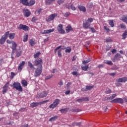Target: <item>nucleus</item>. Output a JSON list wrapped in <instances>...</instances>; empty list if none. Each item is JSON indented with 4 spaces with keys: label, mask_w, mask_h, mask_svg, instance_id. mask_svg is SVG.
<instances>
[{
    "label": "nucleus",
    "mask_w": 127,
    "mask_h": 127,
    "mask_svg": "<svg viewBox=\"0 0 127 127\" xmlns=\"http://www.w3.org/2000/svg\"><path fill=\"white\" fill-rule=\"evenodd\" d=\"M82 99L84 101H89V97H82Z\"/></svg>",
    "instance_id": "59"
},
{
    "label": "nucleus",
    "mask_w": 127,
    "mask_h": 127,
    "mask_svg": "<svg viewBox=\"0 0 127 127\" xmlns=\"http://www.w3.org/2000/svg\"><path fill=\"white\" fill-rule=\"evenodd\" d=\"M16 54L17 57H19L21 56V52L20 51V50L17 49V50H16Z\"/></svg>",
    "instance_id": "25"
},
{
    "label": "nucleus",
    "mask_w": 127,
    "mask_h": 127,
    "mask_svg": "<svg viewBox=\"0 0 127 127\" xmlns=\"http://www.w3.org/2000/svg\"><path fill=\"white\" fill-rule=\"evenodd\" d=\"M123 82L124 83L127 81V77H122Z\"/></svg>",
    "instance_id": "57"
},
{
    "label": "nucleus",
    "mask_w": 127,
    "mask_h": 127,
    "mask_svg": "<svg viewBox=\"0 0 127 127\" xmlns=\"http://www.w3.org/2000/svg\"><path fill=\"white\" fill-rule=\"evenodd\" d=\"M67 109L66 108H64V109H62L60 110V112H61V113H62L63 114H64V113H66V112H67Z\"/></svg>",
    "instance_id": "43"
},
{
    "label": "nucleus",
    "mask_w": 127,
    "mask_h": 127,
    "mask_svg": "<svg viewBox=\"0 0 127 127\" xmlns=\"http://www.w3.org/2000/svg\"><path fill=\"white\" fill-rule=\"evenodd\" d=\"M43 62L42 61V59L41 58H38L34 61V64L35 66H39V67H42V64Z\"/></svg>",
    "instance_id": "8"
},
{
    "label": "nucleus",
    "mask_w": 127,
    "mask_h": 127,
    "mask_svg": "<svg viewBox=\"0 0 127 127\" xmlns=\"http://www.w3.org/2000/svg\"><path fill=\"white\" fill-rule=\"evenodd\" d=\"M70 8H71L72 10H76V7L73 4H71Z\"/></svg>",
    "instance_id": "53"
},
{
    "label": "nucleus",
    "mask_w": 127,
    "mask_h": 127,
    "mask_svg": "<svg viewBox=\"0 0 127 127\" xmlns=\"http://www.w3.org/2000/svg\"><path fill=\"white\" fill-rule=\"evenodd\" d=\"M89 62H91V60H85L82 61V64H87V63H89Z\"/></svg>",
    "instance_id": "50"
},
{
    "label": "nucleus",
    "mask_w": 127,
    "mask_h": 127,
    "mask_svg": "<svg viewBox=\"0 0 127 127\" xmlns=\"http://www.w3.org/2000/svg\"><path fill=\"white\" fill-rule=\"evenodd\" d=\"M58 14L56 13H54L53 14H51L49 15L46 19V21H52V20H54V18L57 16Z\"/></svg>",
    "instance_id": "11"
},
{
    "label": "nucleus",
    "mask_w": 127,
    "mask_h": 127,
    "mask_svg": "<svg viewBox=\"0 0 127 127\" xmlns=\"http://www.w3.org/2000/svg\"><path fill=\"white\" fill-rule=\"evenodd\" d=\"M52 77H53V75L51 74L50 75L47 76H46V80H48L49 79H51V78H52Z\"/></svg>",
    "instance_id": "54"
},
{
    "label": "nucleus",
    "mask_w": 127,
    "mask_h": 127,
    "mask_svg": "<svg viewBox=\"0 0 127 127\" xmlns=\"http://www.w3.org/2000/svg\"><path fill=\"white\" fill-rule=\"evenodd\" d=\"M109 24L111 26V27H114L115 26V23H114V20H109Z\"/></svg>",
    "instance_id": "29"
},
{
    "label": "nucleus",
    "mask_w": 127,
    "mask_h": 127,
    "mask_svg": "<svg viewBox=\"0 0 127 127\" xmlns=\"http://www.w3.org/2000/svg\"><path fill=\"white\" fill-rule=\"evenodd\" d=\"M8 85H9V82H7L3 87L8 89Z\"/></svg>",
    "instance_id": "49"
},
{
    "label": "nucleus",
    "mask_w": 127,
    "mask_h": 127,
    "mask_svg": "<svg viewBox=\"0 0 127 127\" xmlns=\"http://www.w3.org/2000/svg\"><path fill=\"white\" fill-rule=\"evenodd\" d=\"M2 88H3L2 94H5V93H6V92H7V90L8 89L6 88H4L3 86Z\"/></svg>",
    "instance_id": "44"
},
{
    "label": "nucleus",
    "mask_w": 127,
    "mask_h": 127,
    "mask_svg": "<svg viewBox=\"0 0 127 127\" xmlns=\"http://www.w3.org/2000/svg\"><path fill=\"white\" fill-rule=\"evenodd\" d=\"M70 14H71V13H70L69 12H66L65 14H64V16L65 17H68V16H69V15H70Z\"/></svg>",
    "instance_id": "61"
},
{
    "label": "nucleus",
    "mask_w": 127,
    "mask_h": 127,
    "mask_svg": "<svg viewBox=\"0 0 127 127\" xmlns=\"http://www.w3.org/2000/svg\"><path fill=\"white\" fill-rule=\"evenodd\" d=\"M28 40V35L26 34L24 37H23V41L24 42H26V41H27V40Z\"/></svg>",
    "instance_id": "36"
},
{
    "label": "nucleus",
    "mask_w": 127,
    "mask_h": 127,
    "mask_svg": "<svg viewBox=\"0 0 127 127\" xmlns=\"http://www.w3.org/2000/svg\"><path fill=\"white\" fill-rule=\"evenodd\" d=\"M6 43L7 44H12V46L10 47V48L12 49V54H14L16 52V47H17V44L13 41H10L9 40H6Z\"/></svg>",
    "instance_id": "1"
},
{
    "label": "nucleus",
    "mask_w": 127,
    "mask_h": 127,
    "mask_svg": "<svg viewBox=\"0 0 127 127\" xmlns=\"http://www.w3.org/2000/svg\"><path fill=\"white\" fill-rule=\"evenodd\" d=\"M117 82L118 83H123V77L118 79L117 80Z\"/></svg>",
    "instance_id": "55"
},
{
    "label": "nucleus",
    "mask_w": 127,
    "mask_h": 127,
    "mask_svg": "<svg viewBox=\"0 0 127 127\" xmlns=\"http://www.w3.org/2000/svg\"><path fill=\"white\" fill-rule=\"evenodd\" d=\"M65 30H66V33H69L70 31H73V28H72V26H71V25H68L65 28Z\"/></svg>",
    "instance_id": "17"
},
{
    "label": "nucleus",
    "mask_w": 127,
    "mask_h": 127,
    "mask_svg": "<svg viewBox=\"0 0 127 127\" xmlns=\"http://www.w3.org/2000/svg\"><path fill=\"white\" fill-rule=\"evenodd\" d=\"M104 63L105 64H107V65H112L113 64V62H112V61H111L105 60L104 61Z\"/></svg>",
    "instance_id": "30"
},
{
    "label": "nucleus",
    "mask_w": 127,
    "mask_h": 127,
    "mask_svg": "<svg viewBox=\"0 0 127 127\" xmlns=\"http://www.w3.org/2000/svg\"><path fill=\"white\" fill-rule=\"evenodd\" d=\"M21 83L23 87H26L27 86V81L25 80H22Z\"/></svg>",
    "instance_id": "26"
},
{
    "label": "nucleus",
    "mask_w": 127,
    "mask_h": 127,
    "mask_svg": "<svg viewBox=\"0 0 127 127\" xmlns=\"http://www.w3.org/2000/svg\"><path fill=\"white\" fill-rule=\"evenodd\" d=\"M23 12L24 13V16L25 17H29L30 16V14H31V12L28 9L24 8L23 10Z\"/></svg>",
    "instance_id": "14"
},
{
    "label": "nucleus",
    "mask_w": 127,
    "mask_h": 127,
    "mask_svg": "<svg viewBox=\"0 0 127 127\" xmlns=\"http://www.w3.org/2000/svg\"><path fill=\"white\" fill-rule=\"evenodd\" d=\"M76 102H78V103H83V102H84L83 97L81 98L80 99H77Z\"/></svg>",
    "instance_id": "48"
},
{
    "label": "nucleus",
    "mask_w": 127,
    "mask_h": 127,
    "mask_svg": "<svg viewBox=\"0 0 127 127\" xmlns=\"http://www.w3.org/2000/svg\"><path fill=\"white\" fill-rule=\"evenodd\" d=\"M106 42H112L113 40H112V39L111 38V37H109V38H107L106 39Z\"/></svg>",
    "instance_id": "45"
},
{
    "label": "nucleus",
    "mask_w": 127,
    "mask_h": 127,
    "mask_svg": "<svg viewBox=\"0 0 127 127\" xmlns=\"http://www.w3.org/2000/svg\"><path fill=\"white\" fill-rule=\"evenodd\" d=\"M20 127H29L28 124H24L22 125Z\"/></svg>",
    "instance_id": "64"
},
{
    "label": "nucleus",
    "mask_w": 127,
    "mask_h": 127,
    "mask_svg": "<svg viewBox=\"0 0 127 127\" xmlns=\"http://www.w3.org/2000/svg\"><path fill=\"white\" fill-rule=\"evenodd\" d=\"M48 95V92L47 91H43L42 92H40L37 94V98L38 99H40V98H46Z\"/></svg>",
    "instance_id": "9"
},
{
    "label": "nucleus",
    "mask_w": 127,
    "mask_h": 127,
    "mask_svg": "<svg viewBox=\"0 0 127 127\" xmlns=\"http://www.w3.org/2000/svg\"><path fill=\"white\" fill-rule=\"evenodd\" d=\"M18 29L19 30H24V31H28L29 30V27L27 26L26 25H23L22 24H20L17 27Z\"/></svg>",
    "instance_id": "7"
},
{
    "label": "nucleus",
    "mask_w": 127,
    "mask_h": 127,
    "mask_svg": "<svg viewBox=\"0 0 127 127\" xmlns=\"http://www.w3.org/2000/svg\"><path fill=\"white\" fill-rule=\"evenodd\" d=\"M15 76V73L13 72H11V78L12 79H13L14 77Z\"/></svg>",
    "instance_id": "56"
},
{
    "label": "nucleus",
    "mask_w": 127,
    "mask_h": 127,
    "mask_svg": "<svg viewBox=\"0 0 127 127\" xmlns=\"http://www.w3.org/2000/svg\"><path fill=\"white\" fill-rule=\"evenodd\" d=\"M86 88L87 91H90V90H92L93 88H94V85H87Z\"/></svg>",
    "instance_id": "33"
},
{
    "label": "nucleus",
    "mask_w": 127,
    "mask_h": 127,
    "mask_svg": "<svg viewBox=\"0 0 127 127\" xmlns=\"http://www.w3.org/2000/svg\"><path fill=\"white\" fill-rule=\"evenodd\" d=\"M116 74H117V72H113L109 73V75H110V76H112V77H114V76H115Z\"/></svg>",
    "instance_id": "62"
},
{
    "label": "nucleus",
    "mask_w": 127,
    "mask_h": 127,
    "mask_svg": "<svg viewBox=\"0 0 127 127\" xmlns=\"http://www.w3.org/2000/svg\"><path fill=\"white\" fill-rule=\"evenodd\" d=\"M61 51H62V49L59 50L58 51V55L59 57H62V54L61 53Z\"/></svg>",
    "instance_id": "41"
},
{
    "label": "nucleus",
    "mask_w": 127,
    "mask_h": 127,
    "mask_svg": "<svg viewBox=\"0 0 127 127\" xmlns=\"http://www.w3.org/2000/svg\"><path fill=\"white\" fill-rule=\"evenodd\" d=\"M89 29L90 30H91L92 31V32H96V30L95 29V28H93V27H89Z\"/></svg>",
    "instance_id": "58"
},
{
    "label": "nucleus",
    "mask_w": 127,
    "mask_h": 127,
    "mask_svg": "<svg viewBox=\"0 0 127 127\" xmlns=\"http://www.w3.org/2000/svg\"><path fill=\"white\" fill-rule=\"evenodd\" d=\"M8 37L9 39H11V40L14 39V37H15V33H10L9 34Z\"/></svg>",
    "instance_id": "21"
},
{
    "label": "nucleus",
    "mask_w": 127,
    "mask_h": 127,
    "mask_svg": "<svg viewBox=\"0 0 127 127\" xmlns=\"http://www.w3.org/2000/svg\"><path fill=\"white\" fill-rule=\"evenodd\" d=\"M55 30V29L53 28L52 29L44 30L40 32V34L43 35L44 34H49L51 32H53Z\"/></svg>",
    "instance_id": "12"
},
{
    "label": "nucleus",
    "mask_w": 127,
    "mask_h": 127,
    "mask_svg": "<svg viewBox=\"0 0 127 127\" xmlns=\"http://www.w3.org/2000/svg\"><path fill=\"white\" fill-rule=\"evenodd\" d=\"M11 87H12L13 89H15L17 91L19 92H22L23 89H22V86L18 81L14 82L12 85H11Z\"/></svg>",
    "instance_id": "2"
},
{
    "label": "nucleus",
    "mask_w": 127,
    "mask_h": 127,
    "mask_svg": "<svg viewBox=\"0 0 127 127\" xmlns=\"http://www.w3.org/2000/svg\"><path fill=\"white\" fill-rule=\"evenodd\" d=\"M71 3H66L64 5L66 6V8H70L71 7Z\"/></svg>",
    "instance_id": "51"
},
{
    "label": "nucleus",
    "mask_w": 127,
    "mask_h": 127,
    "mask_svg": "<svg viewBox=\"0 0 127 127\" xmlns=\"http://www.w3.org/2000/svg\"><path fill=\"white\" fill-rule=\"evenodd\" d=\"M35 3V0H31L28 2V6H31Z\"/></svg>",
    "instance_id": "23"
},
{
    "label": "nucleus",
    "mask_w": 127,
    "mask_h": 127,
    "mask_svg": "<svg viewBox=\"0 0 127 127\" xmlns=\"http://www.w3.org/2000/svg\"><path fill=\"white\" fill-rule=\"evenodd\" d=\"M54 2V1H53L52 0H45L46 4H47L48 5H50V4H52Z\"/></svg>",
    "instance_id": "24"
},
{
    "label": "nucleus",
    "mask_w": 127,
    "mask_h": 127,
    "mask_svg": "<svg viewBox=\"0 0 127 127\" xmlns=\"http://www.w3.org/2000/svg\"><path fill=\"white\" fill-rule=\"evenodd\" d=\"M127 31H125L124 33L122 34V39L125 40L127 38Z\"/></svg>",
    "instance_id": "28"
},
{
    "label": "nucleus",
    "mask_w": 127,
    "mask_h": 127,
    "mask_svg": "<svg viewBox=\"0 0 127 127\" xmlns=\"http://www.w3.org/2000/svg\"><path fill=\"white\" fill-rule=\"evenodd\" d=\"M121 28L123 29H126V25L124 24H120Z\"/></svg>",
    "instance_id": "52"
},
{
    "label": "nucleus",
    "mask_w": 127,
    "mask_h": 127,
    "mask_svg": "<svg viewBox=\"0 0 127 127\" xmlns=\"http://www.w3.org/2000/svg\"><path fill=\"white\" fill-rule=\"evenodd\" d=\"M43 68V67L42 66L38 67V68H37L35 71L34 75V77H35L36 78L37 77H39V76H40V75H41V73H42Z\"/></svg>",
    "instance_id": "5"
},
{
    "label": "nucleus",
    "mask_w": 127,
    "mask_h": 127,
    "mask_svg": "<svg viewBox=\"0 0 127 127\" xmlns=\"http://www.w3.org/2000/svg\"><path fill=\"white\" fill-rule=\"evenodd\" d=\"M9 36V31L6 32L4 35L2 36L3 37L5 38V39H7V37Z\"/></svg>",
    "instance_id": "32"
},
{
    "label": "nucleus",
    "mask_w": 127,
    "mask_h": 127,
    "mask_svg": "<svg viewBox=\"0 0 127 127\" xmlns=\"http://www.w3.org/2000/svg\"><path fill=\"white\" fill-rule=\"evenodd\" d=\"M24 65H25V62L24 61H22L21 63L19 64V66L18 67V71H21L22 70V68H23Z\"/></svg>",
    "instance_id": "16"
},
{
    "label": "nucleus",
    "mask_w": 127,
    "mask_h": 127,
    "mask_svg": "<svg viewBox=\"0 0 127 127\" xmlns=\"http://www.w3.org/2000/svg\"><path fill=\"white\" fill-rule=\"evenodd\" d=\"M19 112H25V111H27V109L26 108H21L19 110Z\"/></svg>",
    "instance_id": "42"
},
{
    "label": "nucleus",
    "mask_w": 127,
    "mask_h": 127,
    "mask_svg": "<svg viewBox=\"0 0 127 127\" xmlns=\"http://www.w3.org/2000/svg\"><path fill=\"white\" fill-rule=\"evenodd\" d=\"M112 93V90L110 88H107L105 91V94H111Z\"/></svg>",
    "instance_id": "39"
},
{
    "label": "nucleus",
    "mask_w": 127,
    "mask_h": 127,
    "mask_svg": "<svg viewBox=\"0 0 127 127\" xmlns=\"http://www.w3.org/2000/svg\"><path fill=\"white\" fill-rule=\"evenodd\" d=\"M59 104H60V100L57 99L54 101L53 104H51L49 106V108L50 109H55V108H56V107H57Z\"/></svg>",
    "instance_id": "6"
},
{
    "label": "nucleus",
    "mask_w": 127,
    "mask_h": 127,
    "mask_svg": "<svg viewBox=\"0 0 127 127\" xmlns=\"http://www.w3.org/2000/svg\"><path fill=\"white\" fill-rule=\"evenodd\" d=\"M61 47H62V46H60L57 47L54 50V52L55 53H57V50H59V49H60V48H61Z\"/></svg>",
    "instance_id": "47"
},
{
    "label": "nucleus",
    "mask_w": 127,
    "mask_h": 127,
    "mask_svg": "<svg viewBox=\"0 0 127 127\" xmlns=\"http://www.w3.org/2000/svg\"><path fill=\"white\" fill-rule=\"evenodd\" d=\"M48 102H49L48 100L41 102H33L30 104V107L31 108H35V107H38L39 106L43 105V104H46V103H47Z\"/></svg>",
    "instance_id": "4"
},
{
    "label": "nucleus",
    "mask_w": 127,
    "mask_h": 127,
    "mask_svg": "<svg viewBox=\"0 0 127 127\" xmlns=\"http://www.w3.org/2000/svg\"><path fill=\"white\" fill-rule=\"evenodd\" d=\"M28 66L30 68V69H35L34 65L30 62H28Z\"/></svg>",
    "instance_id": "27"
},
{
    "label": "nucleus",
    "mask_w": 127,
    "mask_h": 127,
    "mask_svg": "<svg viewBox=\"0 0 127 127\" xmlns=\"http://www.w3.org/2000/svg\"><path fill=\"white\" fill-rule=\"evenodd\" d=\"M91 22H93V18H89L87 20H85L83 22V27L85 29H87L91 25Z\"/></svg>",
    "instance_id": "3"
},
{
    "label": "nucleus",
    "mask_w": 127,
    "mask_h": 127,
    "mask_svg": "<svg viewBox=\"0 0 127 127\" xmlns=\"http://www.w3.org/2000/svg\"><path fill=\"white\" fill-rule=\"evenodd\" d=\"M20 3H22L24 5L28 6V0H20Z\"/></svg>",
    "instance_id": "18"
},
{
    "label": "nucleus",
    "mask_w": 127,
    "mask_h": 127,
    "mask_svg": "<svg viewBox=\"0 0 127 127\" xmlns=\"http://www.w3.org/2000/svg\"><path fill=\"white\" fill-rule=\"evenodd\" d=\"M41 54V53H40V52H39L37 53L34 54V58H38V57H39V56H40Z\"/></svg>",
    "instance_id": "38"
},
{
    "label": "nucleus",
    "mask_w": 127,
    "mask_h": 127,
    "mask_svg": "<svg viewBox=\"0 0 127 127\" xmlns=\"http://www.w3.org/2000/svg\"><path fill=\"white\" fill-rule=\"evenodd\" d=\"M5 40H6V39H5V38H4L2 36V37H1V39H0V44H1V45L4 44V42H5Z\"/></svg>",
    "instance_id": "20"
},
{
    "label": "nucleus",
    "mask_w": 127,
    "mask_h": 127,
    "mask_svg": "<svg viewBox=\"0 0 127 127\" xmlns=\"http://www.w3.org/2000/svg\"><path fill=\"white\" fill-rule=\"evenodd\" d=\"M77 7L78 9H79V10L80 11H82V12H86V11H87V9L86 8V7H85V6L79 5Z\"/></svg>",
    "instance_id": "15"
},
{
    "label": "nucleus",
    "mask_w": 127,
    "mask_h": 127,
    "mask_svg": "<svg viewBox=\"0 0 127 127\" xmlns=\"http://www.w3.org/2000/svg\"><path fill=\"white\" fill-rule=\"evenodd\" d=\"M36 20H37V19L36 17H33L32 18V22H35V21H36Z\"/></svg>",
    "instance_id": "60"
},
{
    "label": "nucleus",
    "mask_w": 127,
    "mask_h": 127,
    "mask_svg": "<svg viewBox=\"0 0 127 127\" xmlns=\"http://www.w3.org/2000/svg\"><path fill=\"white\" fill-rule=\"evenodd\" d=\"M29 44L31 46H34L35 45V40L32 39L29 40Z\"/></svg>",
    "instance_id": "19"
},
{
    "label": "nucleus",
    "mask_w": 127,
    "mask_h": 127,
    "mask_svg": "<svg viewBox=\"0 0 127 127\" xmlns=\"http://www.w3.org/2000/svg\"><path fill=\"white\" fill-rule=\"evenodd\" d=\"M104 29L105 30H106L107 32H109L110 31V29H109V28L107 27L106 26H104Z\"/></svg>",
    "instance_id": "63"
},
{
    "label": "nucleus",
    "mask_w": 127,
    "mask_h": 127,
    "mask_svg": "<svg viewBox=\"0 0 127 127\" xmlns=\"http://www.w3.org/2000/svg\"><path fill=\"white\" fill-rule=\"evenodd\" d=\"M73 76H80L81 74H80L79 73H78L77 71H73L71 72Z\"/></svg>",
    "instance_id": "37"
},
{
    "label": "nucleus",
    "mask_w": 127,
    "mask_h": 127,
    "mask_svg": "<svg viewBox=\"0 0 127 127\" xmlns=\"http://www.w3.org/2000/svg\"><path fill=\"white\" fill-rule=\"evenodd\" d=\"M122 57H123L122 56V55H121V54L118 53L115 56L114 59L116 60H119V59H120V58H122Z\"/></svg>",
    "instance_id": "22"
},
{
    "label": "nucleus",
    "mask_w": 127,
    "mask_h": 127,
    "mask_svg": "<svg viewBox=\"0 0 127 127\" xmlns=\"http://www.w3.org/2000/svg\"><path fill=\"white\" fill-rule=\"evenodd\" d=\"M88 68H89V65H86L85 66H84V65L81 66V69L83 71H87V70H88Z\"/></svg>",
    "instance_id": "31"
},
{
    "label": "nucleus",
    "mask_w": 127,
    "mask_h": 127,
    "mask_svg": "<svg viewBox=\"0 0 127 127\" xmlns=\"http://www.w3.org/2000/svg\"><path fill=\"white\" fill-rule=\"evenodd\" d=\"M58 118V116H54L53 117L49 119V122H54V121H56L57 119Z\"/></svg>",
    "instance_id": "34"
},
{
    "label": "nucleus",
    "mask_w": 127,
    "mask_h": 127,
    "mask_svg": "<svg viewBox=\"0 0 127 127\" xmlns=\"http://www.w3.org/2000/svg\"><path fill=\"white\" fill-rule=\"evenodd\" d=\"M65 1V0H58V3L60 5V4H62L63 2H64Z\"/></svg>",
    "instance_id": "46"
},
{
    "label": "nucleus",
    "mask_w": 127,
    "mask_h": 127,
    "mask_svg": "<svg viewBox=\"0 0 127 127\" xmlns=\"http://www.w3.org/2000/svg\"><path fill=\"white\" fill-rule=\"evenodd\" d=\"M72 49H71V48L67 47V49H65V53H70L71 52Z\"/></svg>",
    "instance_id": "40"
},
{
    "label": "nucleus",
    "mask_w": 127,
    "mask_h": 127,
    "mask_svg": "<svg viewBox=\"0 0 127 127\" xmlns=\"http://www.w3.org/2000/svg\"><path fill=\"white\" fill-rule=\"evenodd\" d=\"M57 30L62 34H65V30L63 29V25L59 24L57 27Z\"/></svg>",
    "instance_id": "13"
},
{
    "label": "nucleus",
    "mask_w": 127,
    "mask_h": 127,
    "mask_svg": "<svg viewBox=\"0 0 127 127\" xmlns=\"http://www.w3.org/2000/svg\"><path fill=\"white\" fill-rule=\"evenodd\" d=\"M111 103L112 104H124V99L123 98H116L112 101H111Z\"/></svg>",
    "instance_id": "10"
},
{
    "label": "nucleus",
    "mask_w": 127,
    "mask_h": 127,
    "mask_svg": "<svg viewBox=\"0 0 127 127\" xmlns=\"http://www.w3.org/2000/svg\"><path fill=\"white\" fill-rule=\"evenodd\" d=\"M42 10H43V9L40 8L36 11V13H37L38 14V15H39V14H40V13H41V12H42Z\"/></svg>",
    "instance_id": "35"
}]
</instances>
